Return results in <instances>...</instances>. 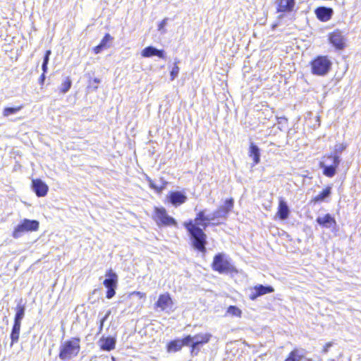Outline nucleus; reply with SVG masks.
<instances>
[{"label": "nucleus", "instance_id": "43", "mask_svg": "<svg viewBox=\"0 0 361 361\" xmlns=\"http://www.w3.org/2000/svg\"><path fill=\"white\" fill-rule=\"evenodd\" d=\"M324 161L327 164H333L332 160H327V157H326V160Z\"/></svg>", "mask_w": 361, "mask_h": 361}, {"label": "nucleus", "instance_id": "36", "mask_svg": "<svg viewBox=\"0 0 361 361\" xmlns=\"http://www.w3.org/2000/svg\"><path fill=\"white\" fill-rule=\"evenodd\" d=\"M334 343L333 342H329L326 343V345L324 346L322 349V353L324 354H326L329 352V349L333 346Z\"/></svg>", "mask_w": 361, "mask_h": 361}, {"label": "nucleus", "instance_id": "44", "mask_svg": "<svg viewBox=\"0 0 361 361\" xmlns=\"http://www.w3.org/2000/svg\"><path fill=\"white\" fill-rule=\"evenodd\" d=\"M93 81H94V82L97 83V84L101 82L99 78H94Z\"/></svg>", "mask_w": 361, "mask_h": 361}, {"label": "nucleus", "instance_id": "1", "mask_svg": "<svg viewBox=\"0 0 361 361\" xmlns=\"http://www.w3.org/2000/svg\"><path fill=\"white\" fill-rule=\"evenodd\" d=\"M216 221L217 219L214 212L207 214V210L204 209L197 214L194 220L184 223V226L190 233L192 245L195 250L204 254L206 252L207 235L200 226L205 229L210 224L219 225L220 222Z\"/></svg>", "mask_w": 361, "mask_h": 361}, {"label": "nucleus", "instance_id": "15", "mask_svg": "<svg viewBox=\"0 0 361 361\" xmlns=\"http://www.w3.org/2000/svg\"><path fill=\"white\" fill-rule=\"evenodd\" d=\"M168 198L169 202L175 206L183 204L187 200V197L179 191L171 192Z\"/></svg>", "mask_w": 361, "mask_h": 361}, {"label": "nucleus", "instance_id": "4", "mask_svg": "<svg viewBox=\"0 0 361 361\" xmlns=\"http://www.w3.org/2000/svg\"><path fill=\"white\" fill-rule=\"evenodd\" d=\"M332 63L325 56H317L311 62L312 73L319 76L326 75L330 71Z\"/></svg>", "mask_w": 361, "mask_h": 361}, {"label": "nucleus", "instance_id": "16", "mask_svg": "<svg viewBox=\"0 0 361 361\" xmlns=\"http://www.w3.org/2000/svg\"><path fill=\"white\" fill-rule=\"evenodd\" d=\"M290 214L289 207L286 201L281 198L279 200L277 215L281 220H286L288 218Z\"/></svg>", "mask_w": 361, "mask_h": 361}, {"label": "nucleus", "instance_id": "40", "mask_svg": "<svg viewBox=\"0 0 361 361\" xmlns=\"http://www.w3.org/2000/svg\"><path fill=\"white\" fill-rule=\"evenodd\" d=\"M47 65H48V63H42V71H43V73H45L47 71V69H48Z\"/></svg>", "mask_w": 361, "mask_h": 361}, {"label": "nucleus", "instance_id": "5", "mask_svg": "<svg viewBox=\"0 0 361 361\" xmlns=\"http://www.w3.org/2000/svg\"><path fill=\"white\" fill-rule=\"evenodd\" d=\"M39 221L25 219L14 228L12 236L14 238L18 239L23 236V235L26 232L37 231L39 229Z\"/></svg>", "mask_w": 361, "mask_h": 361}, {"label": "nucleus", "instance_id": "10", "mask_svg": "<svg viewBox=\"0 0 361 361\" xmlns=\"http://www.w3.org/2000/svg\"><path fill=\"white\" fill-rule=\"evenodd\" d=\"M330 43L337 49H343L345 45V39L339 30H336L329 35Z\"/></svg>", "mask_w": 361, "mask_h": 361}, {"label": "nucleus", "instance_id": "25", "mask_svg": "<svg viewBox=\"0 0 361 361\" xmlns=\"http://www.w3.org/2000/svg\"><path fill=\"white\" fill-rule=\"evenodd\" d=\"M331 194V188L329 186V187L326 188L321 193H319L316 197H314L312 201L315 203L319 202H323L327 197H329Z\"/></svg>", "mask_w": 361, "mask_h": 361}, {"label": "nucleus", "instance_id": "46", "mask_svg": "<svg viewBox=\"0 0 361 361\" xmlns=\"http://www.w3.org/2000/svg\"><path fill=\"white\" fill-rule=\"evenodd\" d=\"M111 360H112V361H116L115 358L114 357H112Z\"/></svg>", "mask_w": 361, "mask_h": 361}, {"label": "nucleus", "instance_id": "28", "mask_svg": "<svg viewBox=\"0 0 361 361\" xmlns=\"http://www.w3.org/2000/svg\"><path fill=\"white\" fill-rule=\"evenodd\" d=\"M23 108V106H20L18 107H6L3 111V115L4 116H9L10 115L15 114L17 112H18L21 109Z\"/></svg>", "mask_w": 361, "mask_h": 361}, {"label": "nucleus", "instance_id": "39", "mask_svg": "<svg viewBox=\"0 0 361 361\" xmlns=\"http://www.w3.org/2000/svg\"><path fill=\"white\" fill-rule=\"evenodd\" d=\"M166 20L167 19L165 18L164 19L161 23L159 25V30H161V29H163L164 27V26L166 25Z\"/></svg>", "mask_w": 361, "mask_h": 361}, {"label": "nucleus", "instance_id": "12", "mask_svg": "<svg viewBox=\"0 0 361 361\" xmlns=\"http://www.w3.org/2000/svg\"><path fill=\"white\" fill-rule=\"evenodd\" d=\"M316 221L321 226L326 228H334L336 226L335 219L331 214H326L324 216H319L317 218Z\"/></svg>", "mask_w": 361, "mask_h": 361}, {"label": "nucleus", "instance_id": "29", "mask_svg": "<svg viewBox=\"0 0 361 361\" xmlns=\"http://www.w3.org/2000/svg\"><path fill=\"white\" fill-rule=\"evenodd\" d=\"M226 212V215L232 210L233 207V200L232 198L226 200L224 205L220 207Z\"/></svg>", "mask_w": 361, "mask_h": 361}, {"label": "nucleus", "instance_id": "35", "mask_svg": "<svg viewBox=\"0 0 361 361\" xmlns=\"http://www.w3.org/2000/svg\"><path fill=\"white\" fill-rule=\"evenodd\" d=\"M345 149V146L343 145V144L336 145L334 155H338V154L342 152Z\"/></svg>", "mask_w": 361, "mask_h": 361}, {"label": "nucleus", "instance_id": "18", "mask_svg": "<svg viewBox=\"0 0 361 361\" xmlns=\"http://www.w3.org/2000/svg\"><path fill=\"white\" fill-rule=\"evenodd\" d=\"M172 304V300L169 294L160 295L156 303V306L159 307L161 310H165L167 307H170Z\"/></svg>", "mask_w": 361, "mask_h": 361}, {"label": "nucleus", "instance_id": "6", "mask_svg": "<svg viewBox=\"0 0 361 361\" xmlns=\"http://www.w3.org/2000/svg\"><path fill=\"white\" fill-rule=\"evenodd\" d=\"M212 269L222 274L231 271L233 267L224 254L219 253L214 257Z\"/></svg>", "mask_w": 361, "mask_h": 361}, {"label": "nucleus", "instance_id": "22", "mask_svg": "<svg viewBox=\"0 0 361 361\" xmlns=\"http://www.w3.org/2000/svg\"><path fill=\"white\" fill-rule=\"evenodd\" d=\"M249 155L252 158L255 164H257L260 161V152L259 147L253 143H251L249 150Z\"/></svg>", "mask_w": 361, "mask_h": 361}, {"label": "nucleus", "instance_id": "42", "mask_svg": "<svg viewBox=\"0 0 361 361\" xmlns=\"http://www.w3.org/2000/svg\"><path fill=\"white\" fill-rule=\"evenodd\" d=\"M149 185L152 188H154L156 190L158 189V187L151 180H149Z\"/></svg>", "mask_w": 361, "mask_h": 361}, {"label": "nucleus", "instance_id": "27", "mask_svg": "<svg viewBox=\"0 0 361 361\" xmlns=\"http://www.w3.org/2000/svg\"><path fill=\"white\" fill-rule=\"evenodd\" d=\"M72 82L69 77H67L66 80L61 83L60 92L63 94L66 93L71 87Z\"/></svg>", "mask_w": 361, "mask_h": 361}, {"label": "nucleus", "instance_id": "38", "mask_svg": "<svg viewBox=\"0 0 361 361\" xmlns=\"http://www.w3.org/2000/svg\"><path fill=\"white\" fill-rule=\"evenodd\" d=\"M103 49H104L101 46V44H99L94 48V51L95 54H99Z\"/></svg>", "mask_w": 361, "mask_h": 361}, {"label": "nucleus", "instance_id": "14", "mask_svg": "<svg viewBox=\"0 0 361 361\" xmlns=\"http://www.w3.org/2000/svg\"><path fill=\"white\" fill-rule=\"evenodd\" d=\"M142 57L149 58L154 56H157L161 59H165L164 51L161 49H157V48L149 46L145 47L141 52Z\"/></svg>", "mask_w": 361, "mask_h": 361}, {"label": "nucleus", "instance_id": "9", "mask_svg": "<svg viewBox=\"0 0 361 361\" xmlns=\"http://www.w3.org/2000/svg\"><path fill=\"white\" fill-rule=\"evenodd\" d=\"M155 219L159 225L163 224L165 226H177L176 220L173 218L169 216L167 214L166 209L163 207L155 208Z\"/></svg>", "mask_w": 361, "mask_h": 361}, {"label": "nucleus", "instance_id": "19", "mask_svg": "<svg viewBox=\"0 0 361 361\" xmlns=\"http://www.w3.org/2000/svg\"><path fill=\"white\" fill-rule=\"evenodd\" d=\"M100 346L104 350L110 351L115 348L116 339L112 337H106L100 339Z\"/></svg>", "mask_w": 361, "mask_h": 361}, {"label": "nucleus", "instance_id": "30", "mask_svg": "<svg viewBox=\"0 0 361 361\" xmlns=\"http://www.w3.org/2000/svg\"><path fill=\"white\" fill-rule=\"evenodd\" d=\"M227 313L232 316H236L240 317L242 312L238 307L231 305L230 307H228L227 310Z\"/></svg>", "mask_w": 361, "mask_h": 361}, {"label": "nucleus", "instance_id": "20", "mask_svg": "<svg viewBox=\"0 0 361 361\" xmlns=\"http://www.w3.org/2000/svg\"><path fill=\"white\" fill-rule=\"evenodd\" d=\"M186 336L181 340H175L170 342L168 345V351L176 352L180 350L183 345L186 346Z\"/></svg>", "mask_w": 361, "mask_h": 361}, {"label": "nucleus", "instance_id": "7", "mask_svg": "<svg viewBox=\"0 0 361 361\" xmlns=\"http://www.w3.org/2000/svg\"><path fill=\"white\" fill-rule=\"evenodd\" d=\"M327 160H332L333 164H327L325 163V161H321L319 166L321 169H324V175L331 178L336 173V169L341 162V159L339 155H329L327 156Z\"/></svg>", "mask_w": 361, "mask_h": 361}, {"label": "nucleus", "instance_id": "21", "mask_svg": "<svg viewBox=\"0 0 361 361\" xmlns=\"http://www.w3.org/2000/svg\"><path fill=\"white\" fill-rule=\"evenodd\" d=\"M294 4V0H279L278 4V11H290L293 9Z\"/></svg>", "mask_w": 361, "mask_h": 361}, {"label": "nucleus", "instance_id": "24", "mask_svg": "<svg viewBox=\"0 0 361 361\" xmlns=\"http://www.w3.org/2000/svg\"><path fill=\"white\" fill-rule=\"evenodd\" d=\"M21 324L14 322L12 331L11 334V344L13 345V343H17L19 338L20 330Z\"/></svg>", "mask_w": 361, "mask_h": 361}, {"label": "nucleus", "instance_id": "3", "mask_svg": "<svg viewBox=\"0 0 361 361\" xmlns=\"http://www.w3.org/2000/svg\"><path fill=\"white\" fill-rule=\"evenodd\" d=\"M212 336L209 333H200L195 336L188 335L186 336V346H190L191 354L197 355L200 351V347L207 343Z\"/></svg>", "mask_w": 361, "mask_h": 361}, {"label": "nucleus", "instance_id": "13", "mask_svg": "<svg viewBox=\"0 0 361 361\" xmlns=\"http://www.w3.org/2000/svg\"><path fill=\"white\" fill-rule=\"evenodd\" d=\"M32 187L38 197H44L48 192V186L40 179L32 180Z\"/></svg>", "mask_w": 361, "mask_h": 361}, {"label": "nucleus", "instance_id": "37", "mask_svg": "<svg viewBox=\"0 0 361 361\" xmlns=\"http://www.w3.org/2000/svg\"><path fill=\"white\" fill-rule=\"evenodd\" d=\"M51 50H47L46 51V54L44 56V59H43V63H49V56L51 55Z\"/></svg>", "mask_w": 361, "mask_h": 361}, {"label": "nucleus", "instance_id": "32", "mask_svg": "<svg viewBox=\"0 0 361 361\" xmlns=\"http://www.w3.org/2000/svg\"><path fill=\"white\" fill-rule=\"evenodd\" d=\"M179 73V67L177 66V63L176 62L172 70L170 73L171 80H173L176 78L178 77Z\"/></svg>", "mask_w": 361, "mask_h": 361}, {"label": "nucleus", "instance_id": "31", "mask_svg": "<svg viewBox=\"0 0 361 361\" xmlns=\"http://www.w3.org/2000/svg\"><path fill=\"white\" fill-rule=\"evenodd\" d=\"M111 39H112V37H111V35L109 34H106L105 36L104 37V38L102 39V41L99 43V44H101V46L104 49H106V48L109 47V46L108 45V43Z\"/></svg>", "mask_w": 361, "mask_h": 361}, {"label": "nucleus", "instance_id": "23", "mask_svg": "<svg viewBox=\"0 0 361 361\" xmlns=\"http://www.w3.org/2000/svg\"><path fill=\"white\" fill-rule=\"evenodd\" d=\"M304 357V350L294 349L291 351L285 361H300Z\"/></svg>", "mask_w": 361, "mask_h": 361}, {"label": "nucleus", "instance_id": "41", "mask_svg": "<svg viewBox=\"0 0 361 361\" xmlns=\"http://www.w3.org/2000/svg\"><path fill=\"white\" fill-rule=\"evenodd\" d=\"M45 80V73H42L39 78V83L43 85Z\"/></svg>", "mask_w": 361, "mask_h": 361}, {"label": "nucleus", "instance_id": "11", "mask_svg": "<svg viewBox=\"0 0 361 361\" xmlns=\"http://www.w3.org/2000/svg\"><path fill=\"white\" fill-rule=\"evenodd\" d=\"M274 290L272 286H265L263 285L255 286L252 290L250 294V298L252 300H256L258 297L274 292Z\"/></svg>", "mask_w": 361, "mask_h": 361}, {"label": "nucleus", "instance_id": "45", "mask_svg": "<svg viewBox=\"0 0 361 361\" xmlns=\"http://www.w3.org/2000/svg\"><path fill=\"white\" fill-rule=\"evenodd\" d=\"M93 88H94V90H96L97 89V86H94Z\"/></svg>", "mask_w": 361, "mask_h": 361}, {"label": "nucleus", "instance_id": "26", "mask_svg": "<svg viewBox=\"0 0 361 361\" xmlns=\"http://www.w3.org/2000/svg\"><path fill=\"white\" fill-rule=\"evenodd\" d=\"M25 307L23 305H18L17 311L15 316L14 322L21 324V320L25 315Z\"/></svg>", "mask_w": 361, "mask_h": 361}, {"label": "nucleus", "instance_id": "2", "mask_svg": "<svg viewBox=\"0 0 361 361\" xmlns=\"http://www.w3.org/2000/svg\"><path fill=\"white\" fill-rule=\"evenodd\" d=\"M80 340L78 338H72L70 340L61 342L59 347V357L61 360H71L76 357L80 350Z\"/></svg>", "mask_w": 361, "mask_h": 361}, {"label": "nucleus", "instance_id": "33", "mask_svg": "<svg viewBox=\"0 0 361 361\" xmlns=\"http://www.w3.org/2000/svg\"><path fill=\"white\" fill-rule=\"evenodd\" d=\"M214 213L217 220L220 218L226 219L227 217L226 212H224V209H221L220 207L216 211H214Z\"/></svg>", "mask_w": 361, "mask_h": 361}, {"label": "nucleus", "instance_id": "17", "mask_svg": "<svg viewBox=\"0 0 361 361\" xmlns=\"http://www.w3.org/2000/svg\"><path fill=\"white\" fill-rule=\"evenodd\" d=\"M317 17L322 21H328L332 16L333 10L330 8L319 7L316 9Z\"/></svg>", "mask_w": 361, "mask_h": 361}, {"label": "nucleus", "instance_id": "34", "mask_svg": "<svg viewBox=\"0 0 361 361\" xmlns=\"http://www.w3.org/2000/svg\"><path fill=\"white\" fill-rule=\"evenodd\" d=\"M111 312V310H108L105 315L100 319V324H99V334H100L102 331L104 323V322L108 319V317L110 316Z\"/></svg>", "mask_w": 361, "mask_h": 361}, {"label": "nucleus", "instance_id": "8", "mask_svg": "<svg viewBox=\"0 0 361 361\" xmlns=\"http://www.w3.org/2000/svg\"><path fill=\"white\" fill-rule=\"evenodd\" d=\"M105 276L106 279L104 281V285L108 289L106 298L111 299L116 293L115 288L118 281V276L111 269L109 270Z\"/></svg>", "mask_w": 361, "mask_h": 361}]
</instances>
